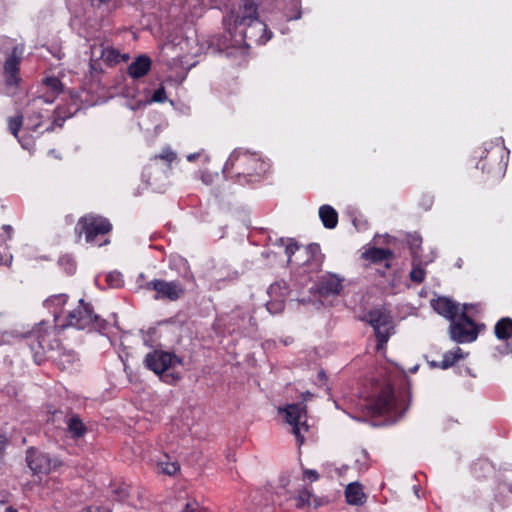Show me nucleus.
<instances>
[{
	"label": "nucleus",
	"mask_w": 512,
	"mask_h": 512,
	"mask_svg": "<svg viewBox=\"0 0 512 512\" xmlns=\"http://www.w3.org/2000/svg\"><path fill=\"white\" fill-rule=\"evenodd\" d=\"M259 4L255 0H243L238 10H231L223 17L222 23L230 39L235 41L232 46L264 45L272 38V32L259 18Z\"/></svg>",
	"instance_id": "obj_1"
},
{
	"label": "nucleus",
	"mask_w": 512,
	"mask_h": 512,
	"mask_svg": "<svg viewBox=\"0 0 512 512\" xmlns=\"http://www.w3.org/2000/svg\"><path fill=\"white\" fill-rule=\"evenodd\" d=\"M269 170V164L257 153L237 148L226 160L222 173L226 180L241 185L260 182Z\"/></svg>",
	"instance_id": "obj_2"
},
{
	"label": "nucleus",
	"mask_w": 512,
	"mask_h": 512,
	"mask_svg": "<svg viewBox=\"0 0 512 512\" xmlns=\"http://www.w3.org/2000/svg\"><path fill=\"white\" fill-rule=\"evenodd\" d=\"M275 244L285 247L288 265L298 267L299 275L306 276L307 280H312L314 275L322 271L325 255L318 243L303 246L295 238L281 237Z\"/></svg>",
	"instance_id": "obj_3"
},
{
	"label": "nucleus",
	"mask_w": 512,
	"mask_h": 512,
	"mask_svg": "<svg viewBox=\"0 0 512 512\" xmlns=\"http://www.w3.org/2000/svg\"><path fill=\"white\" fill-rule=\"evenodd\" d=\"M61 327H74L78 330H86L88 332H97L106 335L110 330V323L95 313L91 303L80 299L78 306L68 312L66 322L61 324Z\"/></svg>",
	"instance_id": "obj_4"
},
{
	"label": "nucleus",
	"mask_w": 512,
	"mask_h": 512,
	"mask_svg": "<svg viewBox=\"0 0 512 512\" xmlns=\"http://www.w3.org/2000/svg\"><path fill=\"white\" fill-rule=\"evenodd\" d=\"M111 231V222L107 218L93 213L81 216L74 228L77 242H79L82 235H84L87 243L99 247L110 243L106 236Z\"/></svg>",
	"instance_id": "obj_5"
},
{
	"label": "nucleus",
	"mask_w": 512,
	"mask_h": 512,
	"mask_svg": "<svg viewBox=\"0 0 512 512\" xmlns=\"http://www.w3.org/2000/svg\"><path fill=\"white\" fill-rule=\"evenodd\" d=\"M143 363L148 370L158 375L166 384L176 385L181 380L180 373L168 371L176 365L184 364L183 358L174 352L154 349L146 354Z\"/></svg>",
	"instance_id": "obj_6"
},
{
	"label": "nucleus",
	"mask_w": 512,
	"mask_h": 512,
	"mask_svg": "<svg viewBox=\"0 0 512 512\" xmlns=\"http://www.w3.org/2000/svg\"><path fill=\"white\" fill-rule=\"evenodd\" d=\"M410 387L406 375L397 384L386 385V425L394 424L403 417L410 403Z\"/></svg>",
	"instance_id": "obj_7"
},
{
	"label": "nucleus",
	"mask_w": 512,
	"mask_h": 512,
	"mask_svg": "<svg viewBox=\"0 0 512 512\" xmlns=\"http://www.w3.org/2000/svg\"><path fill=\"white\" fill-rule=\"evenodd\" d=\"M22 52V48L14 45L3 63V83H0V93L3 95L15 96L19 91L22 82L20 69Z\"/></svg>",
	"instance_id": "obj_8"
},
{
	"label": "nucleus",
	"mask_w": 512,
	"mask_h": 512,
	"mask_svg": "<svg viewBox=\"0 0 512 512\" xmlns=\"http://www.w3.org/2000/svg\"><path fill=\"white\" fill-rule=\"evenodd\" d=\"M176 153L169 147L163 149L160 154H156L150 158V161L143 168L142 180L150 187H155L167 173L171 170L173 161L176 160Z\"/></svg>",
	"instance_id": "obj_9"
},
{
	"label": "nucleus",
	"mask_w": 512,
	"mask_h": 512,
	"mask_svg": "<svg viewBox=\"0 0 512 512\" xmlns=\"http://www.w3.org/2000/svg\"><path fill=\"white\" fill-rule=\"evenodd\" d=\"M49 336L50 332L46 321L37 323L31 331L24 334L27 345L33 354L34 361L38 365H41L49 359L46 353L53 349L48 340Z\"/></svg>",
	"instance_id": "obj_10"
},
{
	"label": "nucleus",
	"mask_w": 512,
	"mask_h": 512,
	"mask_svg": "<svg viewBox=\"0 0 512 512\" xmlns=\"http://www.w3.org/2000/svg\"><path fill=\"white\" fill-rule=\"evenodd\" d=\"M144 279V274L139 275V288L145 291H155V300L177 301L185 294V289L179 281H165L163 279H153L140 283Z\"/></svg>",
	"instance_id": "obj_11"
},
{
	"label": "nucleus",
	"mask_w": 512,
	"mask_h": 512,
	"mask_svg": "<svg viewBox=\"0 0 512 512\" xmlns=\"http://www.w3.org/2000/svg\"><path fill=\"white\" fill-rule=\"evenodd\" d=\"M363 413L371 419L382 418L384 415V380L372 379L371 391L367 393L364 399ZM373 426H382L383 419L378 422L372 421Z\"/></svg>",
	"instance_id": "obj_12"
},
{
	"label": "nucleus",
	"mask_w": 512,
	"mask_h": 512,
	"mask_svg": "<svg viewBox=\"0 0 512 512\" xmlns=\"http://www.w3.org/2000/svg\"><path fill=\"white\" fill-rule=\"evenodd\" d=\"M286 422L292 426V433L295 435L297 443L301 446L304 443V436L301 434V427L308 430L307 425V406L303 402L287 404L283 409Z\"/></svg>",
	"instance_id": "obj_13"
},
{
	"label": "nucleus",
	"mask_w": 512,
	"mask_h": 512,
	"mask_svg": "<svg viewBox=\"0 0 512 512\" xmlns=\"http://www.w3.org/2000/svg\"><path fill=\"white\" fill-rule=\"evenodd\" d=\"M450 336L457 343L472 342L477 338L478 330L475 323L463 312L458 320L451 321Z\"/></svg>",
	"instance_id": "obj_14"
},
{
	"label": "nucleus",
	"mask_w": 512,
	"mask_h": 512,
	"mask_svg": "<svg viewBox=\"0 0 512 512\" xmlns=\"http://www.w3.org/2000/svg\"><path fill=\"white\" fill-rule=\"evenodd\" d=\"M343 289L342 279L331 272L318 277L314 285L310 288V293L314 296L327 298L329 296L339 295Z\"/></svg>",
	"instance_id": "obj_15"
},
{
	"label": "nucleus",
	"mask_w": 512,
	"mask_h": 512,
	"mask_svg": "<svg viewBox=\"0 0 512 512\" xmlns=\"http://www.w3.org/2000/svg\"><path fill=\"white\" fill-rule=\"evenodd\" d=\"M26 462L33 474H49L52 469V460L48 454L35 447L26 450Z\"/></svg>",
	"instance_id": "obj_16"
},
{
	"label": "nucleus",
	"mask_w": 512,
	"mask_h": 512,
	"mask_svg": "<svg viewBox=\"0 0 512 512\" xmlns=\"http://www.w3.org/2000/svg\"><path fill=\"white\" fill-rule=\"evenodd\" d=\"M359 319L373 327L376 337V350L380 351L384 348V332L381 327L384 326V312L380 308L365 311Z\"/></svg>",
	"instance_id": "obj_17"
},
{
	"label": "nucleus",
	"mask_w": 512,
	"mask_h": 512,
	"mask_svg": "<svg viewBox=\"0 0 512 512\" xmlns=\"http://www.w3.org/2000/svg\"><path fill=\"white\" fill-rule=\"evenodd\" d=\"M71 104L59 105L54 110V119L51 126L46 128V131H52L54 127H62L66 119L71 118L79 110V106L76 102V98L71 95Z\"/></svg>",
	"instance_id": "obj_18"
},
{
	"label": "nucleus",
	"mask_w": 512,
	"mask_h": 512,
	"mask_svg": "<svg viewBox=\"0 0 512 512\" xmlns=\"http://www.w3.org/2000/svg\"><path fill=\"white\" fill-rule=\"evenodd\" d=\"M360 259L363 261L364 269L370 268L372 265L384 262V248L375 247L368 243L362 247Z\"/></svg>",
	"instance_id": "obj_19"
},
{
	"label": "nucleus",
	"mask_w": 512,
	"mask_h": 512,
	"mask_svg": "<svg viewBox=\"0 0 512 512\" xmlns=\"http://www.w3.org/2000/svg\"><path fill=\"white\" fill-rule=\"evenodd\" d=\"M65 422L67 425V432L74 440L84 437L88 432V427L84 424L81 417L72 411L66 415Z\"/></svg>",
	"instance_id": "obj_20"
},
{
	"label": "nucleus",
	"mask_w": 512,
	"mask_h": 512,
	"mask_svg": "<svg viewBox=\"0 0 512 512\" xmlns=\"http://www.w3.org/2000/svg\"><path fill=\"white\" fill-rule=\"evenodd\" d=\"M152 60L147 55H139L128 66L127 73L133 79H139L145 76L151 69Z\"/></svg>",
	"instance_id": "obj_21"
},
{
	"label": "nucleus",
	"mask_w": 512,
	"mask_h": 512,
	"mask_svg": "<svg viewBox=\"0 0 512 512\" xmlns=\"http://www.w3.org/2000/svg\"><path fill=\"white\" fill-rule=\"evenodd\" d=\"M43 85L46 91L41 98L46 103H52L54 100L63 93V83L58 77L49 76L43 79Z\"/></svg>",
	"instance_id": "obj_22"
},
{
	"label": "nucleus",
	"mask_w": 512,
	"mask_h": 512,
	"mask_svg": "<svg viewBox=\"0 0 512 512\" xmlns=\"http://www.w3.org/2000/svg\"><path fill=\"white\" fill-rule=\"evenodd\" d=\"M433 309L445 318L453 321L458 314L457 305L446 297H439L431 302Z\"/></svg>",
	"instance_id": "obj_23"
},
{
	"label": "nucleus",
	"mask_w": 512,
	"mask_h": 512,
	"mask_svg": "<svg viewBox=\"0 0 512 512\" xmlns=\"http://www.w3.org/2000/svg\"><path fill=\"white\" fill-rule=\"evenodd\" d=\"M100 56L103 60V63L108 67H114L121 62L128 61L129 59L128 54H122L118 49L112 46L103 47Z\"/></svg>",
	"instance_id": "obj_24"
},
{
	"label": "nucleus",
	"mask_w": 512,
	"mask_h": 512,
	"mask_svg": "<svg viewBox=\"0 0 512 512\" xmlns=\"http://www.w3.org/2000/svg\"><path fill=\"white\" fill-rule=\"evenodd\" d=\"M407 242L411 250V254L415 261L420 264L427 265L428 263L433 261L434 256H421L419 254V250L421 248L422 239L419 235L413 234L408 235Z\"/></svg>",
	"instance_id": "obj_25"
},
{
	"label": "nucleus",
	"mask_w": 512,
	"mask_h": 512,
	"mask_svg": "<svg viewBox=\"0 0 512 512\" xmlns=\"http://www.w3.org/2000/svg\"><path fill=\"white\" fill-rule=\"evenodd\" d=\"M77 359V354L74 351L62 350L58 352L52 361L60 371H66L73 366Z\"/></svg>",
	"instance_id": "obj_26"
},
{
	"label": "nucleus",
	"mask_w": 512,
	"mask_h": 512,
	"mask_svg": "<svg viewBox=\"0 0 512 512\" xmlns=\"http://www.w3.org/2000/svg\"><path fill=\"white\" fill-rule=\"evenodd\" d=\"M345 497L348 504L362 505L365 501L366 495L363 492L361 484L353 482L347 485Z\"/></svg>",
	"instance_id": "obj_27"
},
{
	"label": "nucleus",
	"mask_w": 512,
	"mask_h": 512,
	"mask_svg": "<svg viewBox=\"0 0 512 512\" xmlns=\"http://www.w3.org/2000/svg\"><path fill=\"white\" fill-rule=\"evenodd\" d=\"M319 217L323 226L327 229H334L338 224V213L331 205L324 204L320 206Z\"/></svg>",
	"instance_id": "obj_28"
},
{
	"label": "nucleus",
	"mask_w": 512,
	"mask_h": 512,
	"mask_svg": "<svg viewBox=\"0 0 512 512\" xmlns=\"http://www.w3.org/2000/svg\"><path fill=\"white\" fill-rule=\"evenodd\" d=\"M131 486L123 481H112L110 483V496L117 502H125L130 497Z\"/></svg>",
	"instance_id": "obj_29"
},
{
	"label": "nucleus",
	"mask_w": 512,
	"mask_h": 512,
	"mask_svg": "<svg viewBox=\"0 0 512 512\" xmlns=\"http://www.w3.org/2000/svg\"><path fill=\"white\" fill-rule=\"evenodd\" d=\"M68 298H69V296L67 294L62 293V294L52 295L44 301V306H46L48 308L55 307L56 309H59V310H55L53 312L55 322L58 321L61 309L67 303Z\"/></svg>",
	"instance_id": "obj_30"
},
{
	"label": "nucleus",
	"mask_w": 512,
	"mask_h": 512,
	"mask_svg": "<svg viewBox=\"0 0 512 512\" xmlns=\"http://www.w3.org/2000/svg\"><path fill=\"white\" fill-rule=\"evenodd\" d=\"M495 335L498 339L505 340L512 335V319L502 318L495 325Z\"/></svg>",
	"instance_id": "obj_31"
},
{
	"label": "nucleus",
	"mask_w": 512,
	"mask_h": 512,
	"mask_svg": "<svg viewBox=\"0 0 512 512\" xmlns=\"http://www.w3.org/2000/svg\"><path fill=\"white\" fill-rule=\"evenodd\" d=\"M269 297L285 299L289 293V286L284 281H276L272 283L267 290Z\"/></svg>",
	"instance_id": "obj_32"
},
{
	"label": "nucleus",
	"mask_w": 512,
	"mask_h": 512,
	"mask_svg": "<svg viewBox=\"0 0 512 512\" xmlns=\"http://www.w3.org/2000/svg\"><path fill=\"white\" fill-rule=\"evenodd\" d=\"M58 265L67 275H73L77 269L76 261L70 254L60 256L58 259Z\"/></svg>",
	"instance_id": "obj_33"
},
{
	"label": "nucleus",
	"mask_w": 512,
	"mask_h": 512,
	"mask_svg": "<svg viewBox=\"0 0 512 512\" xmlns=\"http://www.w3.org/2000/svg\"><path fill=\"white\" fill-rule=\"evenodd\" d=\"M105 282L108 288L119 289L124 286L123 275L118 271H111L106 274Z\"/></svg>",
	"instance_id": "obj_34"
},
{
	"label": "nucleus",
	"mask_w": 512,
	"mask_h": 512,
	"mask_svg": "<svg viewBox=\"0 0 512 512\" xmlns=\"http://www.w3.org/2000/svg\"><path fill=\"white\" fill-rule=\"evenodd\" d=\"M266 309L272 315L281 314L285 309V299L270 297V300L265 304Z\"/></svg>",
	"instance_id": "obj_35"
},
{
	"label": "nucleus",
	"mask_w": 512,
	"mask_h": 512,
	"mask_svg": "<svg viewBox=\"0 0 512 512\" xmlns=\"http://www.w3.org/2000/svg\"><path fill=\"white\" fill-rule=\"evenodd\" d=\"M461 358H463V355L460 348H456L453 351H449L443 356L441 367L443 369L449 368L453 366Z\"/></svg>",
	"instance_id": "obj_36"
},
{
	"label": "nucleus",
	"mask_w": 512,
	"mask_h": 512,
	"mask_svg": "<svg viewBox=\"0 0 512 512\" xmlns=\"http://www.w3.org/2000/svg\"><path fill=\"white\" fill-rule=\"evenodd\" d=\"M312 492L308 488L304 487L298 490L297 496L295 497V506L297 509H302L305 506H310V499Z\"/></svg>",
	"instance_id": "obj_37"
},
{
	"label": "nucleus",
	"mask_w": 512,
	"mask_h": 512,
	"mask_svg": "<svg viewBox=\"0 0 512 512\" xmlns=\"http://www.w3.org/2000/svg\"><path fill=\"white\" fill-rule=\"evenodd\" d=\"M241 318L247 319V325L243 326L241 330L243 336H250L258 331L257 320L252 314L248 313V315H242Z\"/></svg>",
	"instance_id": "obj_38"
},
{
	"label": "nucleus",
	"mask_w": 512,
	"mask_h": 512,
	"mask_svg": "<svg viewBox=\"0 0 512 512\" xmlns=\"http://www.w3.org/2000/svg\"><path fill=\"white\" fill-rule=\"evenodd\" d=\"M242 315H248V312L236 311L231 315L229 323L233 326H236L232 329V332H238L241 334L243 326H246L245 323L247 322V319H242Z\"/></svg>",
	"instance_id": "obj_39"
},
{
	"label": "nucleus",
	"mask_w": 512,
	"mask_h": 512,
	"mask_svg": "<svg viewBox=\"0 0 512 512\" xmlns=\"http://www.w3.org/2000/svg\"><path fill=\"white\" fill-rule=\"evenodd\" d=\"M23 125V115L19 112L16 116L8 119V129L11 134L18 138L19 131Z\"/></svg>",
	"instance_id": "obj_40"
},
{
	"label": "nucleus",
	"mask_w": 512,
	"mask_h": 512,
	"mask_svg": "<svg viewBox=\"0 0 512 512\" xmlns=\"http://www.w3.org/2000/svg\"><path fill=\"white\" fill-rule=\"evenodd\" d=\"M42 125V115L40 112H33L26 118V128L29 131H37Z\"/></svg>",
	"instance_id": "obj_41"
},
{
	"label": "nucleus",
	"mask_w": 512,
	"mask_h": 512,
	"mask_svg": "<svg viewBox=\"0 0 512 512\" xmlns=\"http://www.w3.org/2000/svg\"><path fill=\"white\" fill-rule=\"evenodd\" d=\"M373 296H377L378 298L382 299L384 297V288L379 284H374L368 287L367 292L364 296L367 303L372 301Z\"/></svg>",
	"instance_id": "obj_42"
},
{
	"label": "nucleus",
	"mask_w": 512,
	"mask_h": 512,
	"mask_svg": "<svg viewBox=\"0 0 512 512\" xmlns=\"http://www.w3.org/2000/svg\"><path fill=\"white\" fill-rule=\"evenodd\" d=\"M12 261V255L9 252L5 239L0 237V265H9Z\"/></svg>",
	"instance_id": "obj_43"
},
{
	"label": "nucleus",
	"mask_w": 512,
	"mask_h": 512,
	"mask_svg": "<svg viewBox=\"0 0 512 512\" xmlns=\"http://www.w3.org/2000/svg\"><path fill=\"white\" fill-rule=\"evenodd\" d=\"M89 67H90V74L92 77L101 75L104 72L103 60H102L101 56L97 59L91 58Z\"/></svg>",
	"instance_id": "obj_44"
},
{
	"label": "nucleus",
	"mask_w": 512,
	"mask_h": 512,
	"mask_svg": "<svg viewBox=\"0 0 512 512\" xmlns=\"http://www.w3.org/2000/svg\"><path fill=\"white\" fill-rule=\"evenodd\" d=\"M180 471V465L178 462H165L161 463V472L168 476H173Z\"/></svg>",
	"instance_id": "obj_45"
},
{
	"label": "nucleus",
	"mask_w": 512,
	"mask_h": 512,
	"mask_svg": "<svg viewBox=\"0 0 512 512\" xmlns=\"http://www.w3.org/2000/svg\"><path fill=\"white\" fill-rule=\"evenodd\" d=\"M420 265L415 264L410 272V278L415 283H421L425 278V270Z\"/></svg>",
	"instance_id": "obj_46"
},
{
	"label": "nucleus",
	"mask_w": 512,
	"mask_h": 512,
	"mask_svg": "<svg viewBox=\"0 0 512 512\" xmlns=\"http://www.w3.org/2000/svg\"><path fill=\"white\" fill-rule=\"evenodd\" d=\"M167 99L166 91L163 85H160L152 94L150 101L163 103Z\"/></svg>",
	"instance_id": "obj_47"
},
{
	"label": "nucleus",
	"mask_w": 512,
	"mask_h": 512,
	"mask_svg": "<svg viewBox=\"0 0 512 512\" xmlns=\"http://www.w3.org/2000/svg\"><path fill=\"white\" fill-rule=\"evenodd\" d=\"M491 470H492V466L490 465V463H488L486 461L477 462L473 466V472H474L475 476L478 478H480L482 476L480 473L481 471L490 472Z\"/></svg>",
	"instance_id": "obj_48"
},
{
	"label": "nucleus",
	"mask_w": 512,
	"mask_h": 512,
	"mask_svg": "<svg viewBox=\"0 0 512 512\" xmlns=\"http://www.w3.org/2000/svg\"><path fill=\"white\" fill-rule=\"evenodd\" d=\"M177 261L179 262L180 265L183 266V268L185 269V272H184V275L183 277L185 279H191V280H194V276H193V273L190 271V268H189V265H188V262L186 259L182 258V257H178L177 258Z\"/></svg>",
	"instance_id": "obj_49"
},
{
	"label": "nucleus",
	"mask_w": 512,
	"mask_h": 512,
	"mask_svg": "<svg viewBox=\"0 0 512 512\" xmlns=\"http://www.w3.org/2000/svg\"><path fill=\"white\" fill-rule=\"evenodd\" d=\"M303 475L305 478H307L310 482H315L319 479L320 475L316 470L313 469H304Z\"/></svg>",
	"instance_id": "obj_50"
},
{
	"label": "nucleus",
	"mask_w": 512,
	"mask_h": 512,
	"mask_svg": "<svg viewBox=\"0 0 512 512\" xmlns=\"http://www.w3.org/2000/svg\"><path fill=\"white\" fill-rule=\"evenodd\" d=\"M1 229L3 230V233H0V237L5 239V242L7 243V241L12 237L13 229L10 225H3Z\"/></svg>",
	"instance_id": "obj_51"
},
{
	"label": "nucleus",
	"mask_w": 512,
	"mask_h": 512,
	"mask_svg": "<svg viewBox=\"0 0 512 512\" xmlns=\"http://www.w3.org/2000/svg\"><path fill=\"white\" fill-rule=\"evenodd\" d=\"M9 443H10L9 438L4 434H0V458L3 457L5 450H6L7 446L9 445Z\"/></svg>",
	"instance_id": "obj_52"
},
{
	"label": "nucleus",
	"mask_w": 512,
	"mask_h": 512,
	"mask_svg": "<svg viewBox=\"0 0 512 512\" xmlns=\"http://www.w3.org/2000/svg\"><path fill=\"white\" fill-rule=\"evenodd\" d=\"M49 417L47 418L48 423L55 424L57 414H62V411L59 409L48 410Z\"/></svg>",
	"instance_id": "obj_53"
},
{
	"label": "nucleus",
	"mask_w": 512,
	"mask_h": 512,
	"mask_svg": "<svg viewBox=\"0 0 512 512\" xmlns=\"http://www.w3.org/2000/svg\"><path fill=\"white\" fill-rule=\"evenodd\" d=\"M301 16H302V12H301L300 7H298L294 14H290V15L286 14V20L287 21L297 20V19H300Z\"/></svg>",
	"instance_id": "obj_54"
},
{
	"label": "nucleus",
	"mask_w": 512,
	"mask_h": 512,
	"mask_svg": "<svg viewBox=\"0 0 512 512\" xmlns=\"http://www.w3.org/2000/svg\"><path fill=\"white\" fill-rule=\"evenodd\" d=\"M352 223L358 231L364 229L366 225V223H360L356 217L352 219Z\"/></svg>",
	"instance_id": "obj_55"
},
{
	"label": "nucleus",
	"mask_w": 512,
	"mask_h": 512,
	"mask_svg": "<svg viewBox=\"0 0 512 512\" xmlns=\"http://www.w3.org/2000/svg\"><path fill=\"white\" fill-rule=\"evenodd\" d=\"M181 512H195L194 505L191 503H186Z\"/></svg>",
	"instance_id": "obj_56"
},
{
	"label": "nucleus",
	"mask_w": 512,
	"mask_h": 512,
	"mask_svg": "<svg viewBox=\"0 0 512 512\" xmlns=\"http://www.w3.org/2000/svg\"><path fill=\"white\" fill-rule=\"evenodd\" d=\"M377 275H378L380 278H383V277H384V271H383V270H381V269H376V270H375V272H374V274H373V276H377ZM373 278L375 279L376 277H373Z\"/></svg>",
	"instance_id": "obj_57"
},
{
	"label": "nucleus",
	"mask_w": 512,
	"mask_h": 512,
	"mask_svg": "<svg viewBox=\"0 0 512 512\" xmlns=\"http://www.w3.org/2000/svg\"><path fill=\"white\" fill-rule=\"evenodd\" d=\"M202 181H203L205 184H209V183H211V177H210V175H202Z\"/></svg>",
	"instance_id": "obj_58"
},
{
	"label": "nucleus",
	"mask_w": 512,
	"mask_h": 512,
	"mask_svg": "<svg viewBox=\"0 0 512 512\" xmlns=\"http://www.w3.org/2000/svg\"><path fill=\"white\" fill-rule=\"evenodd\" d=\"M198 154H190L187 156L188 161H193L197 158Z\"/></svg>",
	"instance_id": "obj_59"
},
{
	"label": "nucleus",
	"mask_w": 512,
	"mask_h": 512,
	"mask_svg": "<svg viewBox=\"0 0 512 512\" xmlns=\"http://www.w3.org/2000/svg\"><path fill=\"white\" fill-rule=\"evenodd\" d=\"M304 400L312 397V394L309 392V391H306L305 393L302 394Z\"/></svg>",
	"instance_id": "obj_60"
},
{
	"label": "nucleus",
	"mask_w": 512,
	"mask_h": 512,
	"mask_svg": "<svg viewBox=\"0 0 512 512\" xmlns=\"http://www.w3.org/2000/svg\"><path fill=\"white\" fill-rule=\"evenodd\" d=\"M0 7H1L2 9H4V10H6V9H7V4H6L5 0H0Z\"/></svg>",
	"instance_id": "obj_61"
},
{
	"label": "nucleus",
	"mask_w": 512,
	"mask_h": 512,
	"mask_svg": "<svg viewBox=\"0 0 512 512\" xmlns=\"http://www.w3.org/2000/svg\"><path fill=\"white\" fill-rule=\"evenodd\" d=\"M391 256H392L391 252L388 249H386V254H385L386 262L391 258Z\"/></svg>",
	"instance_id": "obj_62"
},
{
	"label": "nucleus",
	"mask_w": 512,
	"mask_h": 512,
	"mask_svg": "<svg viewBox=\"0 0 512 512\" xmlns=\"http://www.w3.org/2000/svg\"><path fill=\"white\" fill-rule=\"evenodd\" d=\"M6 512H18V511L15 508H13L12 506H10L6 509Z\"/></svg>",
	"instance_id": "obj_63"
},
{
	"label": "nucleus",
	"mask_w": 512,
	"mask_h": 512,
	"mask_svg": "<svg viewBox=\"0 0 512 512\" xmlns=\"http://www.w3.org/2000/svg\"><path fill=\"white\" fill-rule=\"evenodd\" d=\"M82 512H93L91 507H85Z\"/></svg>",
	"instance_id": "obj_64"
}]
</instances>
